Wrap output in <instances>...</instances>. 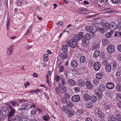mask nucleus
Listing matches in <instances>:
<instances>
[{"instance_id":"obj_22","label":"nucleus","mask_w":121,"mask_h":121,"mask_svg":"<svg viewBox=\"0 0 121 121\" xmlns=\"http://www.w3.org/2000/svg\"><path fill=\"white\" fill-rule=\"evenodd\" d=\"M110 24L109 30L111 31H115L117 29V26H115L113 25L112 24V23H111Z\"/></svg>"},{"instance_id":"obj_56","label":"nucleus","mask_w":121,"mask_h":121,"mask_svg":"<svg viewBox=\"0 0 121 121\" xmlns=\"http://www.w3.org/2000/svg\"><path fill=\"white\" fill-rule=\"evenodd\" d=\"M60 77L58 75H56L55 77V80L56 82H58L60 79Z\"/></svg>"},{"instance_id":"obj_21","label":"nucleus","mask_w":121,"mask_h":121,"mask_svg":"<svg viewBox=\"0 0 121 121\" xmlns=\"http://www.w3.org/2000/svg\"><path fill=\"white\" fill-rule=\"evenodd\" d=\"M83 96L84 99L86 101H88L91 98L90 96L86 93Z\"/></svg>"},{"instance_id":"obj_55","label":"nucleus","mask_w":121,"mask_h":121,"mask_svg":"<svg viewBox=\"0 0 121 121\" xmlns=\"http://www.w3.org/2000/svg\"><path fill=\"white\" fill-rule=\"evenodd\" d=\"M64 67L63 66H61L59 70V72L61 73L63 72L64 70Z\"/></svg>"},{"instance_id":"obj_57","label":"nucleus","mask_w":121,"mask_h":121,"mask_svg":"<svg viewBox=\"0 0 121 121\" xmlns=\"http://www.w3.org/2000/svg\"><path fill=\"white\" fill-rule=\"evenodd\" d=\"M77 47V48L79 49H83L81 43L80 44H79V43L78 44V43Z\"/></svg>"},{"instance_id":"obj_54","label":"nucleus","mask_w":121,"mask_h":121,"mask_svg":"<svg viewBox=\"0 0 121 121\" xmlns=\"http://www.w3.org/2000/svg\"><path fill=\"white\" fill-rule=\"evenodd\" d=\"M27 109V108H25V107L24 108H21L19 109L20 111H21L22 112H24L25 111H26Z\"/></svg>"},{"instance_id":"obj_64","label":"nucleus","mask_w":121,"mask_h":121,"mask_svg":"<svg viewBox=\"0 0 121 121\" xmlns=\"http://www.w3.org/2000/svg\"><path fill=\"white\" fill-rule=\"evenodd\" d=\"M89 34L91 36V38H93L95 36V35L94 33L91 32L89 33Z\"/></svg>"},{"instance_id":"obj_51","label":"nucleus","mask_w":121,"mask_h":121,"mask_svg":"<svg viewBox=\"0 0 121 121\" xmlns=\"http://www.w3.org/2000/svg\"><path fill=\"white\" fill-rule=\"evenodd\" d=\"M10 19L9 18L6 24V27L7 30H9V24L10 22Z\"/></svg>"},{"instance_id":"obj_32","label":"nucleus","mask_w":121,"mask_h":121,"mask_svg":"<svg viewBox=\"0 0 121 121\" xmlns=\"http://www.w3.org/2000/svg\"><path fill=\"white\" fill-rule=\"evenodd\" d=\"M13 121H21V118L20 116H16L13 118Z\"/></svg>"},{"instance_id":"obj_62","label":"nucleus","mask_w":121,"mask_h":121,"mask_svg":"<svg viewBox=\"0 0 121 121\" xmlns=\"http://www.w3.org/2000/svg\"><path fill=\"white\" fill-rule=\"evenodd\" d=\"M93 62L92 60H90L88 62V65L90 66H92L93 65Z\"/></svg>"},{"instance_id":"obj_45","label":"nucleus","mask_w":121,"mask_h":121,"mask_svg":"<svg viewBox=\"0 0 121 121\" xmlns=\"http://www.w3.org/2000/svg\"><path fill=\"white\" fill-rule=\"evenodd\" d=\"M99 81L98 78L95 79L93 80V83L95 84V86H97L99 84Z\"/></svg>"},{"instance_id":"obj_26","label":"nucleus","mask_w":121,"mask_h":121,"mask_svg":"<svg viewBox=\"0 0 121 121\" xmlns=\"http://www.w3.org/2000/svg\"><path fill=\"white\" fill-rule=\"evenodd\" d=\"M100 54L98 50H96L94 52L93 56L94 58H97L98 57Z\"/></svg>"},{"instance_id":"obj_9","label":"nucleus","mask_w":121,"mask_h":121,"mask_svg":"<svg viewBox=\"0 0 121 121\" xmlns=\"http://www.w3.org/2000/svg\"><path fill=\"white\" fill-rule=\"evenodd\" d=\"M13 46H11L8 48L6 52L7 55V56H9L12 53L13 49Z\"/></svg>"},{"instance_id":"obj_6","label":"nucleus","mask_w":121,"mask_h":121,"mask_svg":"<svg viewBox=\"0 0 121 121\" xmlns=\"http://www.w3.org/2000/svg\"><path fill=\"white\" fill-rule=\"evenodd\" d=\"M100 64L99 62H96L93 65L94 69L96 71L99 70L100 69Z\"/></svg>"},{"instance_id":"obj_46","label":"nucleus","mask_w":121,"mask_h":121,"mask_svg":"<svg viewBox=\"0 0 121 121\" xmlns=\"http://www.w3.org/2000/svg\"><path fill=\"white\" fill-rule=\"evenodd\" d=\"M93 106V104L92 103H88L86 105V107L88 108H91Z\"/></svg>"},{"instance_id":"obj_61","label":"nucleus","mask_w":121,"mask_h":121,"mask_svg":"<svg viewBox=\"0 0 121 121\" xmlns=\"http://www.w3.org/2000/svg\"><path fill=\"white\" fill-rule=\"evenodd\" d=\"M9 103L11 104L13 107L15 106V105L16 103V102L14 100L10 101Z\"/></svg>"},{"instance_id":"obj_19","label":"nucleus","mask_w":121,"mask_h":121,"mask_svg":"<svg viewBox=\"0 0 121 121\" xmlns=\"http://www.w3.org/2000/svg\"><path fill=\"white\" fill-rule=\"evenodd\" d=\"M83 38L85 41H89L91 39L90 35L87 33L86 34L83 36Z\"/></svg>"},{"instance_id":"obj_50","label":"nucleus","mask_w":121,"mask_h":121,"mask_svg":"<svg viewBox=\"0 0 121 121\" xmlns=\"http://www.w3.org/2000/svg\"><path fill=\"white\" fill-rule=\"evenodd\" d=\"M77 35L78 36V37L80 39H82L83 37V33L82 32L79 33Z\"/></svg>"},{"instance_id":"obj_12","label":"nucleus","mask_w":121,"mask_h":121,"mask_svg":"<svg viewBox=\"0 0 121 121\" xmlns=\"http://www.w3.org/2000/svg\"><path fill=\"white\" fill-rule=\"evenodd\" d=\"M112 67L111 64H106L105 66V70L107 72H110L111 69Z\"/></svg>"},{"instance_id":"obj_48","label":"nucleus","mask_w":121,"mask_h":121,"mask_svg":"<svg viewBox=\"0 0 121 121\" xmlns=\"http://www.w3.org/2000/svg\"><path fill=\"white\" fill-rule=\"evenodd\" d=\"M74 39H74L76 42L78 41V40L80 39L78 37V36L77 35H74L73 36Z\"/></svg>"},{"instance_id":"obj_40","label":"nucleus","mask_w":121,"mask_h":121,"mask_svg":"<svg viewBox=\"0 0 121 121\" xmlns=\"http://www.w3.org/2000/svg\"><path fill=\"white\" fill-rule=\"evenodd\" d=\"M86 59V58L84 56H81L80 59V61L81 63H83L84 62Z\"/></svg>"},{"instance_id":"obj_52","label":"nucleus","mask_w":121,"mask_h":121,"mask_svg":"<svg viewBox=\"0 0 121 121\" xmlns=\"http://www.w3.org/2000/svg\"><path fill=\"white\" fill-rule=\"evenodd\" d=\"M61 84L62 85L64 86L65 84H66L67 82L66 80L65 79H62Z\"/></svg>"},{"instance_id":"obj_33","label":"nucleus","mask_w":121,"mask_h":121,"mask_svg":"<svg viewBox=\"0 0 121 121\" xmlns=\"http://www.w3.org/2000/svg\"><path fill=\"white\" fill-rule=\"evenodd\" d=\"M60 89V91L62 93H65L67 91V88L66 86H63Z\"/></svg>"},{"instance_id":"obj_3","label":"nucleus","mask_w":121,"mask_h":121,"mask_svg":"<svg viewBox=\"0 0 121 121\" xmlns=\"http://www.w3.org/2000/svg\"><path fill=\"white\" fill-rule=\"evenodd\" d=\"M115 46L112 45H108L107 48L108 52L111 53H114L115 51Z\"/></svg>"},{"instance_id":"obj_28","label":"nucleus","mask_w":121,"mask_h":121,"mask_svg":"<svg viewBox=\"0 0 121 121\" xmlns=\"http://www.w3.org/2000/svg\"><path fill=\"white\" fill-rule=\"evenodd\" d=\"M81 44L83 49H85L87 46H88V44L86 43V42L85 40L82 41Z\"/></svg>"},{"instance_id":"obj_5","label":"nucleus","mask_w":121,"mask_h":121,"mask_svg":"<svg viewBox=\"0 0 121 121\" xmlns=\"http://www.w3.org/2000/svg\"><path fill=\"white\" fill-rule=\"evenodd\" d=\"M10 108H9L11 110H10L8 115V117L9 118H11L15 114L16 112L15 109H14L12 106Z\"/></svg>"},{"instance_id":"obj_27","label":"nucleus","mask_w":121,"mask_h":121,"mask_svg":"<svg viewBox=\"0 0 121 121\" xmlns=\"http://www.w3.org/2000/svg\"><path fill=\"white\" fill-rule=\"evenodd\" d=\"M62 49L63 52L67 53L68 50V47L67 45H63L62 48Z\"/></svg>"},{"instance_id":"obj_60","label":"nucleus","mask_w":121,"mask_h":121,"mask_svg":"<svg viewBox=\"0 0 121 121\" xmlns=\"http://www.w3.org/2000/svg\"><path fill=\"white\" fill-rule=\"evenodd\" d=\"M96 95L98 97L99 99V98L101 99L103 95V94H99V93H96Z\"/></svg>"},{"instance_id":"obj_1","label":"nucleus","mask_w":121,"mask_h":121,"mask_svg":"<svg viewBox=\"0 0 121 121\" xmlns=\"http://www.w3.org/2000/svg\"><path fill=\"white\" fill-rule=\"evenodd\" d=\"M62 109L64 112L67 113L68 116L69 117L72 116L74 114V112L73 110L68 108V107L66 106H63Z\"/></svg>"},{"instance_id":"obj_37","label":"nucleus","mask_w":121,"mask_h":121,"mask_svg":"<svg viewBox=\"0 0 121 121\" xmlns=\"http://www.w3.org/2000/svg\"><path fill=\"white\" fill-rule=\"evenodd\" d=\"M66 105L67 106L66 107H68V108H71L73 106V104L71 102H67L66 103Z\"/></svg>"},{"instance_id":"obj_59","label":"nucleus","mask_w":121,"mask_h":121,"mask_svg":"<svg viewBox=\"0 0 121 121\" xmlns=\"http://www.w3.org/2000/svg\"><path fill=\"white\" fill-rule=\"evenodd\" d=\"M112 35L110 32L107 33L106 35V37L107 38H109L112 36Z\"/></svg>"},{"instance_id":"obj_31","label":"nucleus","mask_w":121,"mask_h":121,"mask_svg":"<svg viewBox=\"0 0 121 121\" xmlns=\"http://www.w3.org/2000/svg\"><path fill=\"white\" fill-rule=\"evenodd\" d=\"M121 66L119 67L118 70L116 73V75L117 76H119L121 74Z\"/></svg>"},{"instance_id":"obj_17","label":"nucleus","mask_w":121,"mask_h":121,"mask_svg":"<svg viewBox=\"0 0 121 121\" xmlns=\"http://www.w3.org/2000/svg\"><path fill=\"white\" fill-rule=\"evenodd\" d=\"M96 30L99 31V33L102 34L106 32V30L104 28L97 27L96 28Z\"/></svg>"},{"instance_id":"obj_20","label":"nucleus","mask_w":121,"mask_h":121,"mask_svg":"<svg viewBox=\"0 0 121 121\" xmlns=\"http://www.w3.org/2000/svg\"><path fill=\"white\" fill-rule=\"evenodd\" d=\"M78 82L79 85L81 87H84L85 86L84 82L81 79L78 80Z\"/></svg>"},{"instance_id":"obj_42","label":"nucleus","mask_w":121,"mask_h":121,"mask_svg":"<svg viewBox=\"0 0 121 121\" xmlns=\"http://www.w3.org/2000/svg\"><path fill=\"white\" fill-rule=\"evenodd\" d=\"M116 89L118 91H121V84H118L117 85Z\"/></svg>"},{"instance_id":"obj_11","label":"nucleus","mask_w":121,"mask_h":121,"mask_svg":"<svg viewBox=\"0 0 121 121\" xmlns=\"http://www.w3.org/2000/svg\"><path fill=\"white\" fill-rule=\"evenodd\" d=\"M85 84L86 87L88 89L91 90L93 88V85L90 82L88 81H86L85 83Z\"/></svg>"},{"instance_id":"obj_38","label":"nucleus","mask_w":121,"mask_h":121,"mask_svg":"<svg viewBox=\"0 0 121 121\" xmlns=\"http://www.w3.org/2000/svg\"><path fill=\"white\" fill-rule=\"evenodd\" d=\"M43 119L46 121H48L50 119L49 116L48 115H43Z\"/></svg>"},{"instance_id":"obj_8","label":"nucleus","mask_w":121,"mask_h":121,"mask_svg":"<svg viewBox=\"0 0 121 121\" xmlns=\"http://www.w3.org/2000/svg\"><path fill=\"white\" fill-rule=\"evenodd\" d=\"M80 99V97L78 95H75L73 96L72 97L71 99L73 102H77Z\"/></svg>"},{"instance_id":"obj_49","label":"nucleus","mask_w":121,"mask_h":121,"mask_svg":"<svg viewBox=\"0 0 121 121\" xmlns=\"http://www.w3.org/2000/svg\"><path fill=\"white\" fill-rule=\"evenodd\" d=\"M38 110L37 109H35L32 110V111L31 112V114L32 115L35 114L36 112H38Z\"/></svg>"},{"instance_id":"obj_14","label":"nucleus","mask_w":121,"mask_h":121,"mask_svg":"<svg viewBox=\"0 0 121 121\" xmlns=\"http://www.w3.org/2000/svg\"><path fill=\"white\" fill-rule=\"evenodd\" d=\"M68 55V53H67L63 52L60 54V56L61 59H64L67 57Z\"/></svg>"},{"instance_id":"obj_2","label":"nucleus","mask_w":121,"mask_h":121,"mask_svg":"<svg viewBox=\"0 0 121 121\" xmlns=\"http://www.w3.org/2000/svg\"><path fill=\"white\" fill-rule=\"evenodd\" d=\"M1 110L2 112V114L4 116H8L9 111L7 107L4 106L2 107Z\"/></svg>"},{"instance_id":"obj_15","label":"nucleus","mask_w":121,"mask_h":121,"mask_svg":"<svg viewBox=\"0 0 121 121\" xmlns=\"http://www.w3.org/2000/svg\"><path fill=\"white\" fill-rule=\"evenodd\" d=\"M70 64L71 66L74 68L77 67L78 65L77 62L74 60H72Z\"/></svg>"},{"instance_id":"obj_23","label":"nucleus","mask_w":121,"mask_h":121,"mask_svg":"<svg viewBox=\"0 0 121 121\" xmlns=\"http://www.w3.org/2000/svg\"><path fill=\"white\" fill-rule=\"evenodd\" d=\"M68 82L69 84L71 86H73L75 85L76 84V82L72 79H69Z\"/></svg>"},{"instance_id":"obj_7","label":"nucleus","mask_w":121,"mask_h":121,"mask_svg":"<svg viewBox=\"0 0 121 121\" xmlns=\"http://www.w3.org/2000/svg\"><path fill=\"white\" fill-rule=\"evenodd\" d=\"M95 112L96 113H97L98 116L100 118H103L104 117V114L100 111L99 109L97 108L95 109Z\"/></svg>"},{"instance_id":"obj_34","label":"nucleus","mask_w":121,"mask_h":121,"mask_svg":"<svg viewBox=\"0 0 121 121\" xmlns=\"http://www.w3.org/2000/svg\"><path fill=\"white\" fill-rule=\"evenodd\" d=\"M99 89L103 92L105 90V87L104 85H101L99 86Z\"/></svg>"},{"instance_id":"obj_4","label":"nucleus","mask_w":121,"mask_h":121,"mask_svg":"<svg viewBox=\"0 0 121 121\" xmlns=\"http://www.w3.org/2000/svg\"><path fill=\"white\" fill-rule=\"evenodd\" d=\"M69 46L73 48H74L77 46L76 41L74 39H70L69 42Z\"/></svg>"},{"instance_id":"obj_16","label":"nucleus","mask_w":121,"mask_h":121,"mask_svg":"<svg viewBox=\"0 0 121 121\" xmlns=\"http://www.w3.org/2000/svg\"><path fill=\"white\" fill-rule=\"evenodd\" d=\"M110 24L108 22H106L105 23L104 25L103 26L104 29L107 30H109L110 29Z\"/></svg>"},{"instance_id":"obj_35","label":"nucleus","mask_w":121,"mask_h":121,"mask_svg":"<svg viewBox=\"0 0 121 121\" xmlns=\"http://www.w3.org/2000/svg\"><path fill=\"white\" fill-rule=\"evenodd\" d=\"M115 120L116 121H121V115L120 114L116 115Z\"/></svg>"},{"instance_id":"obj_41","label":"nucleus","mask_w":121,"mask_h":121,"mask_svg":"<svg viewBox=\"0 0 121 121\" xmlns=\"http://www.w3.org/2000/svg\"><path fill=\"white\" fill-rule=\"evenodd\" d=\"M121 36V32L120 31H116L114 33V37H119Z\"/></svg>"},{"instance_id":"obj_53","label":"nucleus","mask_w":121,"mask_h":121,"mask_svg":"<svg viewBox=\"0 0 121 121\" xmlns=\"http://www.w3.org/2000/svg\"><path fill=\"white\" fill-rule=\"evenodd\" d=\"M116 99L119 101H121V94H119L117 95L116 96Z\"/></svg>"},{"instance_id":"obj_63","label":"nucleus","mask_w":121,"mask_h":121,"mask_svg":"<svg viewBox=\"0 0 121 121\" xmlns=\"http://www.w3.org/2000/svg\"><path fill=\"white\" fill-rule=\"evenodd\" d=\"M117 49L119 51L121 52V44H119L117 45Z\"/></svg>"},{"instance_id":"obj_58","label":"nucleus","mask_w":121,"mask_h":121,"mask_svg":"<svg viewBox=\"0 0 121 121\" xmlns=\"http://www.w3.org/2000/svg\"><path fill=\"white\" fill-rule=\"evenodd\" d=\"M117 28L120 30L121 31V23H119L117 25Z\"/></svg>"},{"instance_id":"obj_18","label":"nucleus","mask_w":121,"mask_h":121,"mask_svg":"<svg viewBox=\"0 0 121 121\" xmlns=\"http://www.w3.org/2000/svg\"><path fill=\"white\" fill-rule=\"evenodd\" d=\"M93 28L92 26H86L85 28V30L86 31L91 32L93 31Z\"/></svg>"},{"instance_id":"obj_10","label":"nucleus","mask_w":121,"mask_h":121,"mask_svg":"<svg viewBox=\"0 0 121 121\" xmlns=\"http://www.w3.org/2000/svg\"><path fill=\"white\" fill-rule=\"evenodd\" d=\"M106 87L108 89H112L114 86V84L111 82H109L106 85Z\"/></svg>"},{"instance_id":"obj_47","label":"nucleus","mask_w":121,"mask_h":121,"mask_svg":"<svg viewBox=\"0 0 121 121\" xmlns=\"http://www.w3.org/2000/svg\"><path fill=\"white\" fill-rule=\"evenodd\" d=\"M48 54H45L43 56L44 58V60L45 61H46L48 60Z\"/></svg>"},{"instance_id":"obj_43","label":"nucleus","mask_w":121,"mask_h":121,"mask_svg":"<svg viewBox=\"0 0 121 121\" xmlns=\"http://www.w3.org/2000/svg\"><path fill=\"white\" fill-rule=\"evenodd\" d=\"M83 112V110L82 109H79L77 111L76 114L78 115H79Z\"/></svg>"},{"instance_id":"obj_24","label":"nucleus","mask_w":121,"mask_h":121,"mask_svg":"<svg viewBox=\"0 0 121 121\" xmlns=\"http://www.w3.org/2000/svg\"><path fill=\"white\" fill-rule=\"evenodd\" d=\"M115 121V118L113 115H110L108 117V121Z\"/></svg>"},{"instance_id":"obj_39","label":"nucleus","mask_w":121,"mask_h":121,"mask_svg":"<svg viewBox=\"0 0 121 121\" xmlns=\"http://www.w3.org/2000/svg\"><path fill=\"white\" fill-rule=\"evenodd\" d=\"M96 77L98 79H101L102 77V74L101 73H98L96 75Z\"/></svg>"},{"instance_id":"obj_36","label":"nucleus","mask_w":121,"mask_h":121,"mask_svg":"<svg viewBox=\"0 0 121 121\" xmlns=\"http://www.w3.org/2000/svg\"><path fill=\"white\" fill-rule=\"evenodd\" d=\"M80 90V86H76L74 88V91L76 92H78Z\"/></svg>"},{"instance_id":"obj_29","label":"nucleus","mask_w":121,"mask_h":121,"mask_svg":"<svg viewBox=\"0 0 121 121\" xmlns=\"http://www.w3.org/2000/svg\"><path fill=\"white\" fill-rule=\"evenodd\" d=\"M108 41L107 39L106 38L104 39L102 41V45L104 46H106V44L108 43Z\"/></svg>"},{"instance_id":"obj_44","label":"nucleus","mask_w":121,"mask_h":121,"mask_svg":"<svg viewBox=\"0 0 121 121\" xmlns=\"http://www.w3.org/2000/svg\"><path fill=\"white\" fill-rule=\"evenodd\" d=\"M112 2L115 4H117L121 2V0H111Z\"/></svg>"},{"instance_id":"obj_25","label":"nucleus","mask_w":121,"mask_h":121,"mask_svg":"<svg viewBox=\"0 0 121 121\" xmlns=\"http://www.w3.org/2000/svg\"><path fill=\"white\" fill-rule=\"evenodd\" d=\"M111 67L112 69L113 70H115L116 69L117 67V65L116 62L113 61L112 63L111 64Z\"/></svg>"},{"instance_id":"obj_30","label":"nucleus","mask_w":121,"mask_h":121,"mask_svg":"<svg viewBox=\"0 0 121 121\" xmlns=\"http://www.w3.org/2000/svg\"><path fill=\"white\" fill-rule=\"evenodd\" d=\"M90 99V100L92 102L95 103L97 100L96 98L94 95L91 96Z\"/></svg>"},{"instance_id":"obj_13","label":"nucleus","mask_w":121,"mask_h":121,"mask_svg":"<svg viewBox=\"0 0 121 121\" xmlns=\"http://www.w3.org/2000/svg\"><path fill=\"white\" fill-rule=\"evenodd\" d=\"M104 108L106 110L110 111L111 109V105L110 104L108 103H105L104 105Z\"/></svg>"}]
</instances>
